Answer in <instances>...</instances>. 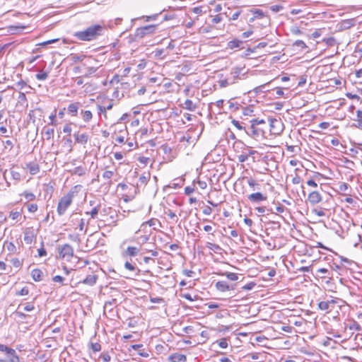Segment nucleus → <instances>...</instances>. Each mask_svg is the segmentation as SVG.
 Returning <instances> with one entry per match:
<instances>
[{"label":"nucleus","mask_w":362,"mask_h":362,"mask_svg":"<svg viewBox=\"0 0 362 362\" xmlns=\"http://www.w3.org/2000/svg\"><path fill=\"white\" fill-rule=\"evenodd\" d=\"M21 216V212L20 211H11L9 214V217L12 220H16Z\"/></svg>","instance_id":"46"},{"label":"nucleus","mask_w":362,"mask_h":362,"mask_svg":"<svg viewBox=\"0 0 362 362\" xmlns=\"http://www.w3.org/2000/svg\"><path fill=\"white\" fill-rule=\"evenodd\" d=\"M251 12L253 13L254 16L250 18L249 21L250 23L254 22L255 19L264 18L265 17H267L264 14V13L260 9L255 8V9L251 10Z\"/></svg>","instance_id":"13"},{"label":"nucleus","mask_w":362,"mask_h":362,"mask_svg":"<svg viewBox=\"0 0 362 362\" xmlns=\"http://www.w3.org/2000/svg\"><path fill=\"white\" fill-rule=\"evenodd\" d=\"M215 287L218 291L221 292L233 289L232 286H230L227 282L224 281H220L216 282L215 284Z\"/></svg>","instance_id":"12"},{"label":"nucleus","mask_w":362,"mask_h":362,"mask_svg":"<svg viewBox=\"0 0 362 362\" xmlns=\"http://www.w3.org/2000/svg\"><path fill=\"white\" fill-rule=\"evenodd\" d=\"M295 45L300 47L301 48L307 47L305 43L303 40H296L294 43Z\"/></svg>","instance_id":"61"},{"label":"nucleus","mask_w":362,"mask_h":362,"mask_svg":"<svg viewBox=\"0 0 362 362\" xmlns=\"http://www.w3.org/2000/svg\"><path fill=\"white\" fill-rule=\"evenodd\" d=\"M241 13V11L240 10H238L237 11H235V13H233L230 17H229L230 20H233V21H235L236 19H238V18L240 16Z\"/></svg>","instance_id":"57"},{"label":"nucleus","mask_w":362,"mask_h":362,"mask_svg":"<svg viewBox=\"0 0 362 362\" xmlns=\"http://www.w3.org/2000/svg\"><path fill=\"white\" fill-rule=\"evenodd\" d=\"M348 327L351 330H355L358 332H360L362 329L361 326L354 320L351 321V322L348 325Z\"/></svg>","instance_id":"26"},{"label":"nucleus","mask_w":362,"mask_h":362,"mask_svg":"<svg viewBox=\"0 0 362 362\" xmlns=\"http://www.w3.org/2000/svg\"><path fill=\"white\" fill-rule=\"evenodd\" d=\"M223 275H226V277L230 280V281H237L238 279V276L235 273L233 272H226L225 274H223Z\"/></svg>","instance_id":"35"},{"label":"nucleus","mask_w":362,"mask_h":362,"mask_svg":"<svg viewBox=\"0 0 362 362\" xmlns=\"http://www.w3.org/2000/svg\"><path fill=\"white\" fill-rule=\"evenodd\" d=\"M72 173L75 174V175H78L79 176H82L86 173V170L82 166H78L74 169Z\"/></svg>","instance_id":"32"},{"label":"nucleus","mask_w":362,"mask_h":362,"mask_svg":"<svg viewBox=\"0 0 362 362\" xmlns=\"http://www.w3.org/2000/svg\"><path fill=\"white\" fill-rule=\"evenodd\" d=\"M12 264L15 267H20L22 265V261L18 259V258H13L11 260Z\"/></svg>","instance_id":"48"},{"label":"nucleus","mask_w":362,"mask_h":362,"mask_svg":"<svg viewBox=\"0 0 362 362\" xmlns=\"http://www.w3.org/2000/svg\"><path fill=\"white\" fill-rule=\"evenodd\" d=\"M231 122L238 130H240V131L243 130L245 132V130H246L245 127H243L239 121L233 119Z\"/></svg>","instance_id":"39"},{"label":"nucleus","mask_w":362,"mask_h":362,"mask_svg":"<svg viewBox=\"0 0 362 362\" xmlns=\"http://www.w3.org/2000/svg\"><path fill=\"white\" fill-rule=\"evenodd\" d=\"M49 118L50 119V122L49 123V124H51V125H53V126H56L57 125V122H56V120H55V118H56V111H54V113L52 114L49 117Z\"/></svg>","instance_id":"52"},{"label":"nucleus","mask_w":362,"mask_h":362,"mask_svg":"<svg viewBox=\"0 0 362 362\" xmlns=\"http://www.w3.org/2000/svg\"><path fill=\"white\" fill-rule=\"evenodd\" d=\"M218 345L221 348L226 349L228 347V342L225 339H223L219 341Z\"/></svg>","instance_id":"63"},{"label":"nucleus","mask_w":362,"mask_h":362,"mask_svg":"<svg viewBox=\"0 0 362 362\" xmlns=\"http://www.w3.org/2000/svg\"><path fill=\"white\" fill-rule=\"evenodd\" d=\"M26 168L29 170V173L33 175H36L40 172V166L37 163H28L26 165Z\"/></svg>","instance_id":"18"},{"label":"nucleus","mask_w":362,"mask_h":362,"mask_svg":"<svg viewBox=\"0 0 362 362\" xmlns=\"http://www.w3.org/2000/svg\"><path fill=\"white\" fill-rule=\"evenodd\" d=\"M212 21V23H215V24L218 23H220V22H221V21H222V17H221V16L220 14H218V15H216V16L212 18V21Z\"/></svg>","instance_id":"55"},{"label":"nucleus","mask_w":362,"mask_h":362,"mask_svg":"<svg viewBox=\"0 0 362 362\" xmlns=\"http://www.w3.org/2000/svg\"><path fill=\"white\" fill-rule=\"evenodd\" d=\"M9 357L10 362H20L19 357L16 355V351L14 350V353L9 354L7 355Z\"/></svg>","instance_id":"40"},{"label":"nucleus","mask_w":362,"mask_h":362,"mask_svg":"<svg viewBox=\"0 0 362 362\" xmlns=\"http://www.w3.org/2000/svg\"><path fill=\"white\" fill-rule=\"evenodd\" d=\"M48 77V73L40 71V73L37 74L35 76V78L39 81H45Z\"/></svg>","instance_id":"36"},{"label":"nucleus","mask_w":362,"mask_h":362,"mask_svg":"<svg viewBox=\"0 0 362 362\" xmlns=\"http://www.w3.org/2000/svg\"><path fill=\"white\" fill-rule=\"evenodd\" d=\"M29 293V289L28 287H23L21 291L16 293L17 296H27Z\"/></svg>","instance_id":"47"},{"label":"nucleus","mask_w":362,"mask_h":362,"mask_svg":"<svg viewBox=\"0 0 362 362\" xmlns=\"http://www.w3.org/2000/svg\"><path fill=\"white\" fill-rule=\"evenodd\" d=\"M156 25H148L144 27H141L136 29V36L139 37H144L146 35L152 34L155 32Z\"/></svg>","instance_id":"7"},{"label":"nucleus","mask_w":362,"mask_h":362,"mask_svg":"<svg viewBox=\"0 0 362 362\" xmlns=\"http://www.w3.org/2000/svg\"><path fill=\"white\" fill-rule=\"evenodd\" d=\"M63 132L64 133L70 134L71 132V127L70 124H66L63 127Z\"/></svg>","instance_id":"64"},{"label":"nucleus","mask_w":362,"mask_h":362,"mask_svg":"<svg viewBox=\"0 0 362 362\" xmlns=\"http://www.w3.org/2000/svg\"><path fill=\"white\" fill-rule=\"evenodd\" d=\"M8 147H9V150H11L13 147V144L11 140H6L4 142V148H7Z\"/></svg>","instance_id":"62"},{"label":"nucleus","mask_w":362,"mask_h":362,"mask_svg":"<svg viewBox=\"0 0 362 362\" xmlns=\"http://www.w3.org/2000/svg\"><path fill=\"white\" fill-rule=\"evenodd\" d=\"M59 257L69 260L74 255V249L69 244H64L58 248Z\"/></svg>","instance_id":"6"},{"label":"nucleus","mask_w":362,"mask_h":362,"mask_svg":"<svg viewBox=\"0 0 362 362\" xmlns=\"http://www.w3.org/2000/svg\"><path fill=\"white\" fill-rule=\"evenodd\" d=\"M97 279L98 276L95 274L88 275L81 283L92 286L95 284Z\"/></svg>","instance_id":"14"},{"label":"nucleus","mask_w":362,"mask_h":362,"mask_svg":"<svg viewBox=\"0 0 362 362\" xmlns=\"http://www.w3.org/2000/svg\"><path fill=\"white\" fill-rule=\"evenodd\" d=\"M247 71H245V66L233 67L228 76L231 81L233 85L238 82L239 80H244L247 77Z\"/></svg>","instance_id":"3"},{"label":"nucleus","mask_w":362,"mask_h":362,"mask_svg":"<svg viewBox=\"0 0 362 362\" xmlns=\"http://www.w3.org/2000/svg\"><path fill=\"white\" fill-rule=\"evenodd\" d=\"M255 211H257L259 214H264L266 211H271L272 210L267 209L265 206H258L255 208Z\"/></svg>","instance_id":"60"},{"label":"nucleus","mask_w":362,"mask_h":362,"mask_svg":"<svg viewBox=\"0 0 362 362\" xmlns=\"http://www.w3.org/2000/svg\"><path fill=\"white\" fill-rule=\"evenodd\" d=\"M243 42L239 40H233L229 41L228 43V47L230 49H234L240 47Z\"/></svg>","instance_id":"25"},{"label":"nucleus","mask_w":362,"mask_h":362,"mask_svg":"<svg viewBox=\"0 0 362 362\" xmlns=\"http://www.w3.org/2000/svg\"><path fill=\"white\" fill-rule=\"evenodd\" d=\"M269 132L272 135H279L284 129V124L280 119L268 118Z\"/></svg>","instance_id":"5"},{"label":"nucleus","mask_w":362,"mask_h":362,"mask_svg":"<svg viewBox=\"0 0 362 362\" xmlns=\"http://www.w3.org/2000/svg\"><path fill=\"white\" fill-rule=\"evenodd\" d=\"M185 108L188 110H190V111H194L195 109H196V105L194 104V103L191 100H186L185 101Z\"/></svg>","instance_id":"27"},{"label":"nucleus","mask_w":362,"mask_h":362,"mask_svg":"<svg viewBox=\"0 0 362 362\" xmlns=\"http://www.w3.org/2000/svg\"><path fill=\"white\" fill-rule=\"evenodd\" d=\"M248 185L252 188L253 190L259 189V185L254 180V179H249L247 180Z\"/></svg>","instance_id":"34"},{"label":"nucleus","mask_w":362,"mask_h":362,"mask_svg":"<svg viewBox=\"0 0 362 362\" xmlns=\"http://www.w3.org/2000/svg\"><path fill=\"white\" fill-rule=\"evenodd\" d=\"M28 210L30 213H34L37 210V205L36 204H28Z\"/></svg>","instance_id":"49"},{"label":"nucleus","mask_w":362,"mask_h":362,"mask_svg":"<svg viewBox=\"0 0 362 362\" xmlns=\"http://www.w3.org/2000/svg\"><path fill=\"white\" fill-rule=\"evenodd\" d=\"M79 106V103H72L69 104L67 107L68 113L70 114L71 116H76Z\"/></svg>","instance_id":"15"},{"label":"nucleus","mask_w":362,"mask_h":362,"mask_svg":"<svg viewBox=\"0 0 362 362\" xmlns=\"http://www.w3.org/2000/svg\"><path fill=\"white\" fill-rule=\"evenodd\" d=\"M194 187H190V186H187L185 188V193L187 195H190L191 194H192L194 192Z\"/></svg>","instance_id":"59"},{"label":"nucleus","mask_w":362,"mask_h":362,"mask_svg":"<svg viewBox=\"0 0 362 362\" xmlns=\"http://www.w3.org/2000/svg\"><path fill=\"white\" fill-rule=\"evenodd\" d=\"M356 121L358 122V124L356 125V127L362 129V110H358L356 111Z\"/></svg>","instance_id":"30"},{"label":"nucleus","mask_w":362,"mask_h":362,"mask_svg":"<svg viewBox=\"0 0 362 362\" xmlns=\"http://www.w3.org/2000/svg\"><path fill=\"white\" fill-rule=\"evenodd\" d=\"M264 124H266V122L264 119H255L251 121V125H254L255 127Z\"/></svg>","instance_id":"45"},{"label":"nucleus","mask_w":362,"mask_h":362,"mask_svg":"<svg viewBox=\"0 0 362 362\" xmlns=\"http://www.w3.org/2000/svg\"><path fill=\"white\" fill-rule=\"evenodd\" d=\"M100 206H95L90 211L86 212V214L90 215L92 218H95L98 214Z\"/></svg>","instance_id":"29"},{"label":"nucleus","mask_w":362,"mask_h":362,"mask_svg":"<svg viewBox=\"0 0 362 362\" xmlns=\"http://www.w3.org/2000/svg\"><path fill=\"white\" fill-rule=\"evenodd\" d=\"M124 268L131 272L137 271L136 275H138L139 273L140 272V269H136V267L133 264H132L131 262H129L128 261H127L124 263Z\"/></svg>","instance_id":"28"},{"label":"nucleus","mask_w":362,"mask_h":362,"mask_svg":"<svg viewBox=\"0 0 362 362\" xmlns=\"http://www.w3.org/2000/svg\"><path fill=\"white\" fill-rule=\"evenodd\" d=\"M342 25L344 28H349V27L354 25L353 20L349 19V20L344 21L343 22Z\"/></svg>","instance_id":"58"},{"label":"nucleus","mask_w":362,"mask_h":362,"mask_svg":"<svg viewBox=\"0 0 362 362\" xmlns=\"http://www.w3.org/2000/svg\"><path fill=\"white\" fill-rule=\"evenodd\" d=\"M22 306H23V305H19L18 309L20 308H21ZM23 309L24 311L30 312V311H33L35 309V307L32 303H28L26 305H23Z\"/></svg>","instance_id":"38"},{"label":"nucleus","mask_w":362,"mask_h":362,"mask_svg":"<svg viewBox=\"0 0 362 362\" xmlns=\"http://www.w3.org/2000/svg\"><path fill=\"white\" fill-rule=\"evenodd\" d=\"M219 83H220V86L222 88H225L228 86L233 85V83H232L231 81L230 80V78H228V76L226 78L220 81Z\"/></svg>","instance_id":"37"},{"label":"nucleus","mask_w":362,"mask_h":362,"mask_svg":"<svg viewBox=\"0 0 362 362\" xmlns=\"http://www.w3.org/2000/svg\"><path fill=\"white\" fill-rule=\"evenodd\" d=\"M0 351L5 352L7 355H9V354L14 353V349L0 344Z\"/></svg>","instance_id":"33"},{"label":"nucleus","mask_w":362,"mask_h":362,"mask_svg":"<svg viewBox=\"0 0 362 362\" xmlns=\"http://www.w3.org/2000/svg\"><path fill=\"white\" fill-rule=\"evenodd\" d=\"M248 199L252 203H259L267 199V196L261 192H255L248 196Z\"/></svg>","instance_id":"9"},{"label":"nucleus","mask_w":362,"mask_h":362,"mask_svg":"<svg viewBox=\"0 0 362 362\" xmlns=\"http://www.w3.org/2000/svg\"><path fill=\"white\" fill-rule=\"evenodd\" d=\"M206 247L209 250H212L214 252H219L222 250L221 247L218 245L212 243L211 242H207Z\"/></svg>","instance_id":"23"},{"label":"nucleus","mask_w":362,"mask_h":362,"mask_svg":"<svg viewBox=\"0 0 362 362\" xmlns=\"http://www.w3.org/2000/svg\"><path fill=\"white\" fill-rule=\"evenodd\" d=\"M344 300L340 298H334L327 300L325 301H320L318 303V308L322 311H325L327 313L335 311L339 313L341 309Z\"/></svg>","instance_id":"2"},{"label":"nucleus","mask_w":362,"mask_h":362,"mask_svg":"<svg viewBox=\"0 0 362 362\" xmlns=\"http://www.w3.org/2000/svg\"><path fill=\"white\" fill-rule=\"evenodd\" d=\"M91 347L94 352L99 351L101 349V345L98 343L91 344Z\"/></svg>","instance_id":"54"},{"label":"nucleus","mask_w":362,"mask_h":362,"mask_svg":"<svg viewBox=\"0 0 362 362\" xmlns=\"http://www.w3.org/2000/svg\"><path fill=\"white\" fill-rule=\"evenodd\" d=\"M105 27L102 25H92L83 30L76 32L74 36L81 41H92L103 35Z\"/></svg>","instance_id":"1"},{"label":"nucleus","mask_w":362,"mask_h":362,"mask_svg":"<svg viewBox=\"0 0 362 362\" xmlns=\"http://www.w3.org/2000/svg\"><path fill=\"white\" fill-rule=\"evenodd\" d=\"M308 199L311 204H316L321 202L322 197L318 192L313 191L309 194Z\"/></svg>","instance_id":"11"},{"label":"nucleus","mask_w":362,"mask_h":362,"mask_svg":"<svg viewBox=\"0 0 362 362\" xmlns=\"http://www.w3.org/2000/svg\"><path fill=\"white\" fill-rule=\"evenodd\" d=\"M139 251L140 250L139 247L129 246L123 254L126 256L134 257L139 254Z\"/></svg>","instance_id":"16"},{"label":"nucleus","mask_w":362,"mask_h":362,"mask_svg":"<svg viewBox=\"0 0 362 362\" xmlns=\"http://www.w3.org/2000/svg\"><path fill=\"white\" fill-rule=\"evenodd\" d=\"M245 134L255 139H258L263 136V129L255 127L254 125H250L246 129Z\"/></svg>","instance_id":"8"},{"label":"nucleus","mask_w":362,"mask_h":362,"mask_svg":"<svg viewBox=\"0 0 362 362\" xmlns=\"http://www.w3.org/2000/svg\"><path fill=\"white\" fill-rule=\"evenodd\" d=\"M81 114L83 121L86 122L90 121L93 117V114L90 110H82Z\"/></svg>","instance_id":"24"},{"label":"nucleus","mask_w":362,"mask_h":362,"mask_svg":"<svg viewBox=\"0 0 362 362\" xmlns=\"http://www.w3.org/2000/svg\"><path fill=\"white\" fill-rule=\"evenodd\" d=\"M306 81H307L306 76H301L299 78L298 86L299 87H302L306 83Z\"/></svg>","instance_id":"51"},{"label":"nucleus","mask_w":362,"mask_h":362,"mask_svg":"<svg viewBox=\"0 0 362 362\" xmlns=\"http://www.w3.org/2000/svg\"><path fill=\"white\" fill-rule=\"evenodd\" d=\"M313 211H314L315 214H316L317 216H318L320 217H322V216H325V212L322 209H314Z\"/></svg>","instance_id":"56"},{"label":"nucleus","mask_w":362,"mask_h":362,"mask_svg":"<svg viewBox=\"0 0 362 362\" xmlns=\"http://www.w3.org/2000/svg\"><path fill=\"white\" fill-rule=\"evenodd\" d=\"M156 223H160L159 221L156 218H151L150 220H148V221L142 224V226L145 225V224H148L149 226H153L156 224Z\"/></svg>","instance_id":"50"},{"label":"nucleus","mask_w":362,"mask_h":362,"mask_svg":"<svg viewBox=\"0 0 362 362\" xmlns=\"http://www.w3.org/2000/svg\"><path fill=\"white\" fill-rule=\"evenodd\" d=\"M23 196L28 201H33L35 199V195L33 192H24Z\"/></svg>","instance_id":"41"},{"label":"nucleus","mask_w":362,"mask_h":362,"mask_svg":"<svg viewBox=\"0 0 362 362\" xmlns=\"http://www.w3.org/2000/svg\"><path fill=\"white\" fill-rule=\"evenodd\" d=\"M150 177L151 174L149 172H145L142 175H141L139 178V182L140 183V185L145 186L150 180Z\"/></svg>","instance_id":"19"},{"label":"nucleus","mask_w":362,"mask_h":362,"mask_svg":"<svg viewBox=\"0 0 362 362\" xmlns=\"http://www.w3.org/2000/svg\"><path fill=\"white\" fill-rule=\"evenodd\" d=\"M6 249L11 253H15L16 252V247L13 243H8L6 244Z\"/></svg>","instance_id":"44"},{"label":"nucleus","mask_w":362,"mask_h":362,"mask_svg":"<svg viewBox=\"0 0 362 362\" xmlns=\"http://www.w3.org/2000/svg\"><path fill=\"white\" fill-rule=\"evenodd\" d=\"M11 174L13 180L19 181L21 179V175L20 173L11 170Z\"/></svg>","instance_id":"43"},{"label":"nucleus","mask_w":362,"mask_h":362,"mask_svg":"<svg viewBox=\"0 0 362 362\" xmlns=\"http://www.w3.org/2000/svg\"><path fill=\"white\" fill-rule=\"evenodd\" d=\"M170 359L172 362H185L187 358L184 354L175 353L170 356Z\"/></svg>","instance_id":"17"},{"label":"nucleus","mask_w":362,"mask_h":362,"mask_svg":"<svg viewBox=\"0 0 362 362\" xmlns=\"http://www.w3.org/2000/svg\"><path fill=\"white\" fill-rule=\"evenodd\" d=\"M42 272L39 269H34L31 272V276L35 281H42Z\"/></svg>","instance_id":"20"},{"label":"nucleus","mask_w":362,"mask_h":362,"mask_svg":"<svg viewBox=\"0 0 362 362\" xmlns=\"http://www.w3.org/2000/svg\"><path fill=\"white\" fill-rule=\"evenodd\" d=\"M73 198L74 192H69L60 199L57 209L59 216L63 215L66 212L68 207L71 204Z\"/></svg>","instance_id":"4"},{"label":"nucleus","mask_w":362,"mask_h":362,"mask_svg":"<svg viewBox=\"0 0 362 362\" xmlns=\"http://www.w3.org/2000/svg\"><path fill=\"white\" fill-rule=\"evenodd\" d=\"M45 136L47 140H49L51 138L54 136V129L52 128H48L45 130Z\"/></svg>","instance_id":"31"},{"label":"nucleus","mask_w":362,"mask_h":362,"mask_svg":"<svg viewBox=\"0 0 362 362\" xmlns=\"http://www.w3.org/2000/svg\"><path fill=\"white\" fill-rule=\"evenodd\" d=\"M34 238V235L31 231H26L24 233L23 240L26 244H31Z\"/></svg>","instance_id":"22"},{"label":"nucleus","mask_w":362,"mask_h":362,"mask_svg":"<svg viewBox=\"0 0 362 362\" xmlns=\"http://www.w3.org/2000/svg\"><path fill=\"white\" fill-rule=\"evenodd\" d=\"M113 175L114 172L112 170H105L103 174V177L108 180L105 184L109 187H110L112 185V181L111 180V179Z\"/></svg>","instance_id":"21"},{"label":"nucleus","mask_w":362,"mask_h":362,"mask_svg":"<svg viewBox=\"0 0 362 362\" xmlns=\"http://www.w3.org/2000/svg\"><path fill=\"white\" fill-rule=\"evenodd\" d=\"M255 286V284L254 282H250L249 284L245 285L243 287V290L250 291L252 290Z\"/></svg>","instance_id":"53"},{"label":"nucleus","mask_w":362,"mask_h":362,"mask_svg":"<svg viewBox=\"0 0 362 362\" xmlns=\"http://www.w3.org/2000/svg\"><path fill=\"white\" fill-rule=\"evenodd\" d=\"M75 140L77 143L85 145L89 140V136L86 133L80 134L79 132L74 134Z\"/></svg>","instance_id":"10"},{"label":"nucleus","mask_w":362,"mask_h":362,"mask_svg":"<svg viewBox=\"0 0 362 362\" xmlns=\"http://www.w3.org/2000/svg\"><path fill=\"white\" fill-rule=\"evenodd\" d=\"M52 280H53V281H54V282H59V283H61L62 285H68V284H67V283H64V277H62V276H59V275H57V276H54V277L52 278Z\"/></svg>","instance_id":"42"}]
</instances>
